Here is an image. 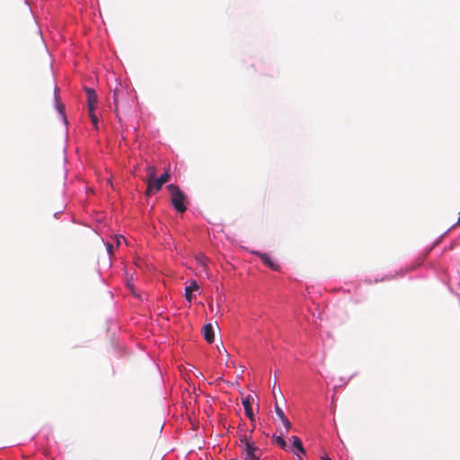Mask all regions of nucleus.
<instances>
[{"label": "nucleus", "instance_id": "obj_1", "mask_svg": "<svg viewBox=\"0 0 460 460\" xmlns=\"http://www.w3.org/2000/svg\"><path fill=\"white\" fill-rule=\"evenodd\" d=\"M241 443L243 445L244 448L243 450V455L246 459L249 460H259V456L257 453L260 452L259 447H257L252 441L247 438L244 436L243 438H241Z\"/></svg>", "mask_w": 460, "mask_h": 460}, {"label": "nucleus", "instance_id": "obj_2", "mask_svg": "<svg viewBox=\"0 0 460 460\" xmlns=\"http://www.w3.org/2000/svg\"><path fill=\"white\" fill-rule=\"evenodd\" d=\"M220 332V328L217 322L208 323L203 325V338L208 342L212 343L215 341L216 334Z\"/></svg>", "mask_w": 460, "mask_h": 460}, {"label": "nucleus", "instance_id": "obj_3", "mask_svg": "<svg viewBox=\"0 0 460 460\" xmlns=\"http://www.w3.org/2000/svg\"><path fill=\"white\" fill-rule=\"evenodd\" d=\"M199 286L195 280H191L189 285L185 287L184 296L189 304H191L196 299V293L199 292Z\"/></svg>", "mask_w": 460, "mask_h": 460}, {"label": "nucleus", "instance_id": "obj_4", "mask_svg": "<svg viewBox=\"0 0 460 460\" xmlns=\"http://www.w3.org/2000/svg\"><path fill=\"white\" fill-rule=\"evenodd\" d=\"M167 190L171 196V201H183L186 198L183 192L175 185L171 184L167 186Z\"/></svg>", "mask_w": 460, "mask_h": 460}, {"label": "nucleus", "instance_id": "obj_5", "mask_svg": "<svg viewBox=\"0 0 460 460\" xmlns=\"http://www.w3.org/2000/svg\"><path fill=\"white\" fill-rule=\"evenodd\" d=\"M88 111H94L97 105V94L93 89L86 88Z\"/></svg>", "mask_w": 460, "mask_h": 460}, {"label": "nucleus", "instance_id": "obj_6", "mask_svg": "<svg viewBox=\"0 0 460 460\" xmlns=\"http://www.w3.org/2000/svg\"><path fill=\"white\" fill-rule=\"evenodd\" d=\"M162 186L163 184L160 183L157 178L147 181V187L146 190V196H150L151 194L157 192L162 188Z\"/></svg>", "mask_w": 460, "mask_h": 460}, {"label": "nucleus", "instance_id": "obj_7", "mask_svg": "<svg viewBox=\"0 0 460 460\" xmlns=\"http://www.w3.org/2000/svg\"><path fill=\"white\" fill-rule=\"evenodd\" d=\"M276 413H277L278 417L280 419L281 422L283 423L286 430L288 431L291 428V423L288 420V418L285 416L282 409L280 407H279L278 405L276 406Z\"/></svg>", "mask_w": 460, "mask_h": 460}, {"label": "nucleus", "instance_id": "obj_8", "mask_svg": "<svg viewBox=\"0 0 460 460\" xmlns=\"http://www.w3.org/2000/svg\"><path fill=\"white\" fill-rule=\"evenodd\" d=\"M243 405L244 407L246 416L250 419L251 421H253L254 415L252 410V403L249 398H245L243 400Z\"/></svg>", "mask_w": 460, "mask_h": 460}, {"label": "nucleus", "instance_id": "obj_9", "mask_svg": "<svg viewBox=\"0 0 460 460\" xmlns=\"http://www.w3.org/2000/svg\"><path fill=\"white\" fill-rule=\"evenodd\" d=\"M146 181H149L151 179H154V178H156V169L154 165H147L146 166Z\"/></svg>", "mask_w": 460, "mask_h": 460}, {"label": "nucleus", "instance_id": "obj_10", "mask_svg": "<svg viewBox=\"0 0 460 460\" xmlns=\"http://www.w3.org/2000/svg\"><path fill=\"white\" fill-rule=\"evenodd\" d=\"M261 258L262 261L270 269L277 270L278 266L270 260V258L267 254H261Z\"/></svg>", "mask_w": 460, "mask_h": 460}, {"label": "nucleus", "instance_id": "obj_11", "mask_svg": "<svg viewBox=\"0 0 460 460\" xmlns=\"http://www.w3.org/2000/svg\"><path fill=\"white\" fill-rule=\"evenodd\" d=\"M293 439H294V441H293L294 447H296L299 452L304 454L305 450H304L302 441L300 440V438L298 437L294 436Z\"/></svg>", "mask_w": 460, "mask_h": 460}, {"label": "nucleus", "instance_id": "obj_12", "mask_svg": "<svg viewBox=\"0 0 460 460\" xmlns=\"http://www.w3.org/2000/svg\"><path fill=\"white\" fill-rule=\"evenodd\" d=\"M276 444H278L282 449L287 447V442L280 436H277L273 438Z\"/></svg>", "mask_w": 460, "mask_h": 460}, {"label": "nucleus", "instance_id": "obj_13", "mask_svg": "<svg viewBox=\"0 0 460 460\" xmlns=\"http://www.w3.org/2000/svg\"><path fill=\"white\" fill-rule=\"evenodd\" d=\"M174 209L179 213H183L186 211L187 208L185 203H172Z\"/></svg>", "mask_w": 460, "mask_h": 460}, {"label": "nucleus", "instance_id": "obj_14", "mask_svg": "<svg viewBox=\"0 0 460 460\" xmlns=\"http://www.w3.org/2000/svg\"><path fill=\"white\" fill-rule=\"evenodd\" d=\"M89 116L91 118V121L95 129H98V118L96 116V114L94 113V111H89Z\"/></svg>", "mask_w": 460, "mask_h": 460}, {"label": "nucleus", "instance_id": "obj_15", "mask_svg": "<svg viewBox=\"0 0 460 460\" xmlns=\"http://www.w3.org/2000/svg\"><path fill=\"white\" fill-rule=\"evenodd\" d=\"M169 178L170 174L167 172H165L159 178H157V180L160 181V183L164 184L169 181Z\"/></svg>", "mask_w": 460, "mask_h": 460}, {"label": "nucleus", "instance_id": "obj_16", "mask_svg": "<svg viewBox=\"0 0 460 460\" xmlns=\"http://www.w3.org/2000/svg\"><path fill=\"white\" fill-rule=\"evenodd\" d=\"M217 349L218 351L219 354H226V355H228L227 354V351L226 349H225L224 345H223V342L220 341V345H217Z\"/></svg>", "mask_w": 460, "mask_h": 460}, {"label": "nucleus", "instance_id": "obj_17", "mask_svg": "<svg viewBox=\"0 0 460 460\" xmlns=\"http://www.w3.org/2000/svg\"><path fill=\"white\" fill-rule=\"evenodd\" d=\"M118 93H118V90H116V91L114 92V102H115V105H116L115 110H117Z\"/></svg>", "mask_w": 460, "mask_h": 460}, {"label": "nucleus", "instance_id": "obj_18", "mask_svg": "<svg viewBox=\"0 0 460 460\" xmlns=\"http://www.w3.org/2000/svg\"><path fill=\"white\" fill-rule=\"evenodd\" d=\"M322 460H332L327 455L322 456Z\"/></svg>", "mask_w": 460, "mask_h": 460}, {"label": "nucleus", "instance_id": "obj_19", "mask_svg": "<svg viewBox=\"0 0 460 460\" xmlns=\"http://www.w3.org/2000/svg\"><path fill=\"white\" fill-rule=\"evenodd\" d=\"M108 251L110 253H112V245L111 244H108Z\"/></svg>", "mask_w": 460, "mask_h": 460}, {"label": "nucleus", "instance_id": "obj_20", "mask_svg": "<svg viewBox=\"0 0 460 460\" xmlns=\"http://www.w3.org/2000/svg\"><path fill=\"white\" fill-rule=\"evenodd\" d=\"M63 109H64V107H63L62 105L58 106V110H59V111H60L61 113H63Z\"/></svg>", "mask_w": 460, "mask_h": 460}, {"label": "nucleus", "instance_id": "obj_21", "mask_svg": "<svg viewBox=\"0 0 460 460\" xmlns=\"http://www.w3.org/2000/svg\"><path fill=\"white\" fill-rule=\"evenodd\" d=\"M231 460H235V459H231Z\"/></svg>", "mask_w": 460, "mask_h": 460}]
</instances>
